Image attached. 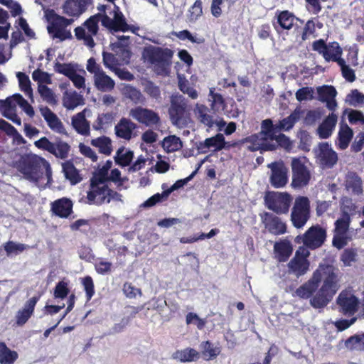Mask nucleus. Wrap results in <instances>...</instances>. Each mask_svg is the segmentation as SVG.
<instances>
[{"mask_svg":"<svg viewBox=\"0 0 364 364\" xmlns=\"http://www.w3.org/2000/svg\"><path fill=\"white\" fill-rule=\"evenodd\" d=\"M92 0H66L62 6L63 14L69 18L60 16L53 9L46 11V17L49 23L48 32L53 38L60 41L73 38L71 32L66 28L71 25L87 9Z\"/></svg>","mask_w":364,"mask_h":364,"instance_id":"nucleus-1","label":"nucleus"},{"mask_svg":"<svg viewBox=\"0 0 364 364\" xmlns=\"http://www.w3.org/2000/svg\"><path fill=\"white\" fill-rule=\"evenodd\" d=\"M323 273L325 277L322 286L310 299V304L314 309L326 306L338 290V279L333 267L327 266Z\"/></svg>","mask_w":364,"mask_h":364,"instance_id":"nucleus-2","label":"nucleus"},{"mask_svg":"<svg viewBox=\"0 0 364 364\" xmlns=\"http://www.w3.org/2000/svg\"><path fill=\"white\" fill-rule=\"evenodd\" d=\"M173 56L172 50L151 45L144 47L142 51V58L153 65L158 75L169 73Z\"/></svg>","mask_w":364,"mask_h":364,"instance_id":"nucleus-3","label":"nucleus"},{"mask_svg":"<svg viewBox=\"0 0 364 364\" xmlns=\"http://www.w3.org/2000/svg\"><path fill=\"white\" fill-rule=\"evenodd\" d=\"M43 168L48 178L51 177V169L50 164L46 159L41 157L23 156L18 161V169L27 180L33 182H38L43 175Z\"/></svg>","mask_w":364,"mask_h":364,"instance_id":"nucleus-4","label":"nucleus"},{"mask_svg":"<svg viewBox=\"0 0 364 364\" xmlns=\"http://www.w3.org/2000/svg\"><path fill=\"white\" fill-rule=\"evenodd\" d=\"M310 200L306 196L296 198L291 213V221L296 228H301L310 218Z\"/></svg>","mask_w":364,"mask_h":364,"instance_id":"nucleus-5","label":"nucleus"},{"mask_svg":"<svg viewBox=\"0 0 364 364\" xmlns=\"http://www.w3.org/2000/svg\"><path fill=\"white\" fill-rule=\"evenodd\" d=\"M267 208L277 215L287 214L292 203V196L287 192H272L264 198Z\"/></svg>","mask_w":364,"mask_h":364,"instance_id":"nucleus-6","label":"nucleus"},{"mask_svg":"<svg viewBox=\"0 0 364 364\" xmlns=\"http://www.w3.org/2000/svg\"><path fill=\"white\" fill-rule=\"evenodd\" d=\"M112 14V18L106 14H104L103 18L102 19V26L112 32H126L132 30L131 26L127 23L126 18L121 11L120 8L116 4H114Z\"/></svg>","mask_w":364,"mask_h":364,"instance_id":"nucleus-7","label":"nucleus"},{"mask_svg":"<svg viewBox=\"0 0 364 364\" xmlns=\"http://www.w3.org/2000/svg\"><path fill=\"white\" fill-rule=\"evenodd\" d=\"M291 186L293 188H301L309 184L311 179V173L302 159L294 158L291 161Z\"/></svg>","mask_w":364,"mask_h":364,"instance_id":"nucleus-8","label":"nucleus"},{"mask_svg":"<svg viewBox=\"0 0 364 364\" xmlns=\"http://www.w3.org/2000/svg\"><path fill=\"white\" fill-rule=\"evenodd\" d=\"M108 189L109 187L106 183L90 180L86 203L96 205H102L104 203H107Z\"/></svg>","mask_w":364,"mask_h":364,"instance_id":"nucleus-9","label":"nucleus"},{"mask_svg":"<svg viewBox=\"0 0 364 364\" xmlns=\"http://www.w3.org/2000/svg\"><path fill=\"white\" fill-rule=\"evenodd\" d=\"M188 111V102L182 95H173L171 98V105L168 114L172 123L175 125L181 124Z\"/></svg>","mask_w":364,"mask_h":364,"instance_id":"nucleus-10","label":"nucleus"},{"mask_svg":"<svg viewBox=\"0 0 364 364\" xmlns=\"http://www.w3.org/2000/svg\"><path fill=\"white\" fill-rule=\"evenodd\" d=\"M129 114L138 122L146 127H157L161 124L159 114L150 109L136 107L130 110Z\"/></svg>","mask_w":364,"mask_h":364,"instance_id":"nucleus-11","label":"nucleus"},{"mask_svg":"<svg viewBox=\"0 0 364 364\" xmlns=\"http://www.w3.org/2000/svg\"><path fill=\"white\" fill-rule=\"evenodd\" d=\"M326 231L319 225L309 228L303 235L304 245L311 250L322 246L326 241Z\"/></svg>","mask_w":364,"mask_h":364,"instance_id":"nucleus-12","label":"nucleus"},{"mask_svg":"<svg viewBox=\"0 0 364 364\" xmlns=\"http://www.w3.org/2000/svg\"><path fill=\"white\" fill-rule=\"evenodd\" d=\"M271 170L269 181L276 188L284 187L288 182V168L282 161H274L267 166Z\"/></svg>","mask_w":364,"mask_h":364,"instance_id":"nucleus-13","label":"nucleus"},{"mask_svg":"<svg viewBox=\"0 0 364 364\" xmlns=\"http://www.w3.org/2000/svg\"><path fill=\"white\" fill-rule=\"evenodd\" d=\"M260 217L265 229L269 233L274 235H281L287 232V224L279 216L272 213L264 212L260 215Z\"/></svg>","mask_w":364,"mask_h":364,"instance_id":"nucleus-14","label":"nucleus"},{"mask_svg":"<svg viewBox=\"0 0 364 364\" xmlns=\"http://www.w3.org/2000/svg\"><path fill=\"white\" fill-rule=\"evenodd\" d=\"M274 18L277 21H273L272 25L278 34H281L284 30H291L294 27V21L299 20L294 13L289 10H277Z\"/></svg>","mask_w":364,"mask_h":364,"instance_id":"nucleus-15","label":"nucleus"},{"mask_svg":"<svg viewBox=\"0 0 364 364\" xmlns=\"http://www.w3.org/2000/svg\"><path fill=\"white\" fill-rule=\"evenodd\" d=\"M337 304L341 308V312L345 315H353L358 310V299L353 294L342 291L336 299Z\"/></svg>","mask_w":364,"mask_h":364,"instance_id":"nucleus-16","label":"nucleus"},{"mask_svg":"<svg viewBox=\"0 0 364 364\" xmlns=\"http://www.w3.org/2000/svg\"><path fill=\"white\" fill-rule=\"evenodd\" d=\"M245 142L249 144L247 146V149L250 151H260L263 152L277 149V145L268 142L259 133L252 134L245 138Z\"/></svg>","mask_w":364,"mask_h":364,"instance_id":"nucleus-17","label":"nucleus"},{"mask_svg":"<svg viewBox=\"0 0 364 364\" xmlns=\"http://www.w3.org/2000/svg\"><path fill=\"white\" fill-rule=\"evenodd\" d=\"M53 215L60 218H68L73 213V203L71 199L63 197L50 203Z\"/></svg>","mask_w":364,"mask_h":364,"instance_id":"nucleus-18","label":"nucleus"},{"mask_svg":"<svg viewBox=\"0 0 364 364\" xmlns=\"http://www.w3.org/2000/svg\"><path fill=\"white\" fill-rule=\"evenodd\" d=\"M321 281V275L318 271L314 273L311 279L301 285L295 291V295L301 299H307L317 290Z\"/></svg>","mask_w":364,"mask_h":364,"instance_id":"nucleus-19","label":"nucleus"},{"mask_svg":"<svg viewBox=\"0 0 364 364\" xmlns=\"http://www.w3.org/2000/svg\"><path fill=\"white\" fill-rule=\"evenodd\" d=\"M41 296L30 298L24 304L23 307L19 309L15 316V322L18 326H23L34 313L35 306L39 301Z\"/></svg>","mask_w":364,"mask_h":364,"instance_id":"nucleus-20","label":"nucleus"},{"mask_svg":"<svg viewBox=\"0 0 364 364\" xmlns=\"http://www.w3.org/2000/svg\"><path fill=\"white\" fill-rule=\"evenodd\" d=\"M317 158L320 163L327 167H333L338 161V155L327 142H322L318 144Z\"/></svg>","mask_w":364,"mask_h":364,"instance_id":"nucleus-21","label":"nucleus"},{"mask_svg":"<svg viewBox=\"0 0 364 364\" xmlns=\"http://www.w3.org/2000/svg\"><path fill=\"white\" fill-rule=\"evenodd\" d=\"M39 111L50 129L59 134H65V129L58 116L46 106L39 107Z\"/></svg>","mask_w":364,"mask_h":364,"instance_id":"nucleus-22","label":"nucleus"},{"mask_svg":"<svg viewBox=\"0 0 364 364\" xmlns=\"http://www.w3.org/2000/svg\"><path fill=\"white\" fill-rule=\"evenodd\" d=\"M225 146V137L222 134L219 133L214 136L205 139L203 142H200L198 149L200 153L205 154L210 148H214V151H218L222 150Z\"/></svg>","mask_w":364,"mask_h":364,"instance_id":"nucleus-23","label":"nucleus"},{"mask_svg":"<svg viewBox=\"0 0 364 364\" xmlns=\"http://www.w3.org/2000/svg\"><path fill=\"white\" fill-rule=\"evenodd\" d=\"M136 128V124L127 118H122L115 126L116 135L122 139L129 140L132 137L133 131Z\"/></svg>","mask_w":364,"mask_h":364,"instance_id":"nucleus-24","label":"nucleus"},{"mask_svg":"<svg viewBox=\"0 0 364 364\" xmlns=\"http://www.w3.org/2000/svg\"><path fill=\"white\" fill-rule=\"evenodd\" d=\"M337 119V115L331 113L322 122L317 129L320 139H328L331 136L336 125Z\"/></svg>","mask_w":364,"mask_h":364,"instance_id":"nucleus-25","label":"nucleus"},{"mask_svg":"<svg viewBox=\"0 0 364 364\" xmlns=\"http://www.w3.org/2000/svg\"><path fill=\"white\" fill-rule=\"evenodd\" d=\"M306 256L300 255L299 252L296 251L295 257L289 263L290 269L299 276L304 274L309 269V262Z\"/></svg>","mask_w":364,"mask_h":364,"instance_id":"nucleus-26","label":"nucleus"},{"mask_svg":"<svg viewBox=\"0 0 364 364\" xmlns=\"http://www.w3.org/2000/svg\"><path fill=\"white\" fill-rule=\"evenodd\" d=\"M275 257L279 262H286L292 254V245L288 240L276 242L274 245Z\"/></svg>","mask_w":364,"mask_h":364,"instance_id":"nucleus-27","label":"nucleus"},{"mask_svg":"<svg viewBox=\"0 0 364 364\" xmlns=\"http://www.w3.org/2000/svg\"><path fill=\"white\" fill-rule=\"evenodd\" d=\"M200 353L205 360H213L220 355L221 348L215 346L211 341H205L200 344Z\"/></svg>","mask_w":364,"mask_h":364,"instance_id":"nucleus-28","label":"nucleus"},{"mask_svg":"<svg viewBox=\"0 0 364 364\" xmlns=\"http://www.w3.org/2000/svg\"><path fill=\"white\" fill-rule=\"evenodd\" d=\"M209 109L204 105L196 104L195 114L198 120L208 128L213 127L215 123L213 117L208 114Z\"/></svg>","mask_w":364,"mask_h":364,"instance_id":"nucleus-29","label":"nucleus"},{"mask_svg":"<svg viewBox=\"0 0 364 364\" xmlns=\"http://www.w3.org/2000/svg\"><path fill=\"white\" fill-rule=\"evenodd\" d=\"M62 168L65 178L69 180L71 184L75 185L82 181L79 171L70 160L63 163Z\"/></svg>","mask_w":364,"mask_h":364,"instance_id":"nucleus-30","label":"nucleus"},{"mask_svg":"<svg viewBox=\"0 0 364 364\" xmlns=\"http://www.w3.org/2000/svg\"><path fill=\"white\" fill-rule=\"evenodd\" d=\"M72 125L82 135L87 136L90 133V123L83 112H79L72 117Z\"/></svg>","mask_w":364,"mask_h":364,"instance_id":"nucleus-31","label":"nucleus"},{"mask_svg":"<svg viewBox=\"0 0 364 364\" xmlns=\"http://www.w3.org/2000/svg\"><path fill=\"white\" fill-rule=\"evenodd\" d=\"M94 82L95 87L100 91H109L114 87V80L102 70L100 73L94 75Z\"/></svg>","mask_w":364,"mask_h":364,"instance_id":"nucleus-32","label":"nucleus"},{"mask_svg":"<svg viewBox=\"0 0 364 364\" xmlns=\"http://www.w3.org/2000/svg\"><path fill=\"white\" fill-rule=\"evenodd\" d=\"M215 88L210 89L208 101L210 102V108L214 113H220L224 110L225 102L221 94L215 92Z\"/></svg>","mask_w":364,"mask_h":364,"instance_id":"nucleus-33","label":"nucleus"},{"mask_svg":"<svg viewBox=\"0 0 364 364\" xmlns=\"http://www.w3.org/2000/svg\"><path fill=\"white\" fill-rule=\"evenodd\" d=\"M278 132L279 130L277 124H274L271 119H266L262 122L261 131L259 134L267 141H274V136Z\"/></svg>","mask_w":364,"mask_h":364,"instance_id":"nucleus-34","label":"nucleus"},{"mask_svg":"<svg viewBox=\"0 0 364 364\" xmlns=\"http://www.w3.org/2000/svg\"><path fill=\"white\" fill-rule=\"evenodd\" d=\"M172 358L182 363L192 362L199 358V353L193 348H186L174 352Z\"/></svg>","mask_w":364,"mask_h":364,"instance_id":"nucleus-35","label":"nucleus"},{"mask_svg":"<svg viewBox=\"0 0 364 364\" xmlns=\"http://www.w3.org/2000/svg\"><path fill=\"white\" fill-rule=\"evenodd\" d=\"M346 186L353 193L359 194L363 192L361 178L355 172H348L346 175Z\"/></svg>","mask_w":364,"mask_h":364,"instance_id":"nucleus-36","label":"nucleus"},{"mask_svg":"<svg viewBox=\"0 0 364 364\" xmlns=\"http://www.w3.org/2000/svg\"><path fill=\"white\" fill-rule=\"evenodd\" d=\"M353 136V132L351 128H350L346 124L342 125L338 132V146L339 149L344 150L346 149L352 138Z\"/></svg>","mask_w":364,"mask_h":364,"instance_id":"nucleus-37","label":"nucleus"},{"mask_svg":"<svg viewBox=\"0 0 364 364\" xmlns=\"http://www.w3.org/2000/svg\"><path fill=\"white\" fill-rule=\"evenodd\" d=\"M91 144L99 149V151L109 156L112 151V141L106 136H102L91 140Z\"/></svg>","mask_w":364,"mask_h":364,"instance_id":"nucleus-38","label":"nucleus"},{"mask_svg":"<svg viewBox=\"0 0 364 364\" xmlns=\"http://www.w3.org/2000/svg\"><path fill=\"white\" fill-rule=\"evenodd\" d=\"M161 146L167 153H171L180 150L183 147V144L178 136L169 135L164 139Z\"/></svg>","mask_w":364,"mask_h":364,"instance_id":"nucleus-39","label":"nucleus"},{"mask_svg":"<svg viewBox=\"0 0 364 364\" xmlns=\"http://www.w3.org/2000/svg\"><path fill=\"white\" fill-rule=\"evenodd\" d=\"M345 346L350 350H364V333L350 336L345 341Z\"/></svg>","mask_w":364,"mask_h":364,"instance_id":"nucleus-40","label":"nucleus"},{"mask_svg":"<svg viewBox=\"0 0 364 364\" xmlns=\"http://www.w3.org/2000/svg\"><path fill=\"white\" fill-rule=\"evenodd\" d=\"M18 358V353L10 350L4 342H0V363L13 364Z\"/></svg>","mask_w":364,"mask_h":364,"instance_id":"nucleus-41","label":"nucleus"},{"mask_svg":"<svg viewBox=\"0 0 364 364\" xmlns=\"http://www.w3.org/2000/svg\"><path fill=\"white\" fill-rule=\"evenodd\" d=\"M112 166V162L107 160L105 164L93 173L90 180L98 182L107 183L108 179L109 171Z\"/></svg>","mask_w":364,"mask_h":364,"instance_id":"nucleus-42","label":"nucleus"},{"mask_svg":"<svg viewBox=\"0 0 364 364\" xmlns=\"http://www.w3.org/2000/svg\"><path fill=\"white\" fill-rule=\"evenodd\" d=\"M104 14L97 13L88 18L83 23L84 26L87 29L88 32L92 35L96 36L99 31L98 23L102 22Z\"/></svg>","mask_w":364,"mask_h":364,"instance_id":"nucleus-43","label":"nucleus"},{"mask_svg":"<svg viewBox=\"0 0 364 364\" xmlns=\"http://www.w3.org/2000/svg\"><path fill=\"white\" fill-rule=\"evenodd\" d=\"M16 77L18 80L20 90L23 91L26 95L29 97H33V90L31 88V83L29 77L23 72H18Z\"/></svg>","mask_w":364,"mask_h":364,"instance_id":"nucleus-44","label":"nucleus"},{"mask_svg":"<svg viewBox=\"0 0 364 364\" xmlns=\"http://www.w3.org/2000/svg\"><path fill=\"white\" fill-rule=\"evenodd\" d=\"M134 157V153L132 151H127L124 153V148L119 149L117 151L114 160L116 164L118 165L125 167L130 164Z\"/></svg>","mask_w":364,"mask_h":364,"instance_id":"nucleus-45","label":"nucleus"},{"mask_svg":"<svg viewBox=\"0 0 364 364\" xmlns=\"http://www.w3.org/2000/svg\"><path fill=\"white\" fill-rule=\"evenodd\" d=\"M350 223V217L347 212H343L341 217L335 222V232L347 234Z\"/></svg>","mask_w":364,"mask_h":364,"instance_id":"nucleus-46","label":"nucleus"},{"mask_svg":"<svg viewBox=\"0 0 364 364\" xmlns=\"http://www.w3.org/2000/svg\"><path fill=\"white\" fill-rule=\"evenodd\" d=\"M70 150V145L62 141L59 140L56 143H54V153H50L54 155L56 158L65 159L69 155Z\"/></svg>","mask_w":364,"mask_h":364,"instance_id":"nucleus-47","label":"nucleus"},{"mask_svg":"<svg viewBox=\"0 0 364 364\" xmlns=\"http://www.w3.org/2000/svg\"><path fill=\"white\" fill-rule=\"evenodd\" d=\"M129 36H121L118 37V41L114 43H112L110 44V48L112 51L115 52L116 53H129V51L128 50L129 47Z\"/></svg>","mask_w":364,"mask_h":364,"instance_id":"nucleus-48","label":"nucleus"},{"mask_svg":"<svg viewBox=\"0 0 364 364\" xmlns=\"http://www.w3.org/2000/svg\"><path fill=\"white\" fill-rule=\"evenodd\" d=\"M82 102V97L76 92H73L64 97L63 105L68 109H73L81 105Z\"/></svg>","mask_w":364,"mask_h":364,"instance_id":"nucleus-49","label":"nucleus"},{"mask_svg":"<svg viewBox=\"0 0 364 364\" xmlns=\"http://www.w3.org/2000/svg\"><path fill=\"white\" fill-rule=\"evenodd\" d=\"M38 90L44 101L51 105L57 104V100L53 92L47 85L39 84L38 86Z\"/></svg>","mask_w":364,"mask_h":364,"instance_id":"nucleus-50","label":"nucleus"},{"mask_svg":"<svg viewBox=\"0 0 364 364\" xmlns=\"http://www.w3.org/2000/svg\"><path fill=\"white\" fill-rule=\"evenodd\" d=\"M113 120L114 114L112 112L100 114L93 123V129L95 130H100L104 127V126L110 125Z\"/></svg>","mask_w":364,"mask_h":364,"instance_id":"nucleus-51","label":"nucleus"},{"mask_svg":"<svg viewBox=\"0 0 364 364\" xmlns=\"http://www.w3.org/2000/svg\"><path fill=\"white\" fill-rule=\"evenodd\" d=\"M299 119V114L296 112L291 113L289 116L279 121L277 124L279 132L282 130L288 131L291 129Z\"/></svg>","mask_w":364,"mask_h":364,"instance_id":"nucleus-52","label":"nucleus"},{"mask_svg":"<svg viewBox=\"0 0 364 364\" xmlns=\"http://www.w3.org/2000/svg\"><path fill=\"white\" fill-rule=\"evenodd\" d=\"M336 94V88L331 85H325L318 89V98L321 102L335 98Z\"/></svg>","mask_w":364,"mask_h":364,"instance_id":"nucleus-53","label":"nucleus"},{"mask_svg":"<svg viewBox=\"0 0 364 364\" xmlns=\"http://www.w3.org/2000/svg\"><path fill=\"white\" fill-rule=\"evenodd\" d=\"M13 98L15 100V102L23 109L27 115L30 117H33L34 116L35 112L33 107L23 97L21 94H14L13 95Z\"/></svg>","mask_w":364,"mask_h":364,"instance_id":"nucleus-54","label":"nucleus"},{"mask_svg":"<svg viewBox=\"0 0 364 364\" xmlns=\"http://www.w3.org/2000/svg\"><path fill=\"white\" fill-rule=\"evenodd\" d=\"M69 293L68 283L62 280L56 284L53 291V296L55 299H63L68 296Z\"/></svg>","mask_w":364,"mask_h":364,"instance_id":"nucleus-55","label":"nucleus"},{"mask_svg":"<svg viewBox=\"0 0 364 364\" xmlns=\"http://www.w3.org/2000/svg\"><path fill=\"white\" fill-rule=\"evenodd\" d=\"M81 284L85 291L87 301H90L95 293L93 279L90 276H86L81 279Z\"/></svg>","mask_w":364,"mask_h":364,"instance_id":"nucleus-56","label":"nucleus"},{"mask_svg":"<svg viewBox=\"0 0 364 364\" xmlns=\"http://www.w3.org/2000/svg\"><path fill=\"white\" fill-rule=\"evenodd\" d=\"M4 249L6 251L8 256L11 254L17 255L18 252L24 251L27 245L22 243H16L13 241H8L3 245Z\"/></svg>","mask_w":364,"mask_h":364,"instance_id":"nucleus-57","label":"nucleus"},{"mask_svg":"<svg viewBox=\"0 0 364 364\" xmlns=\"http://www.w3.org/2000/svg\"><path fill=\"white\" fill-rule=\"evenodd\" d=\"M112 262L105 261L102 258H99L95 263V269L99 274H108L112 272Z\"/></svg>","mask_w":364,"mask_h":364,"instance_id":"nucleus-58","label":"nucleus"},{"mask_svg":"<svg viewBox=\"0 0 364 364\" xmlns=\"http://www.w3.org/2000/svg\"><path fill=\"white\" fill-rule=\"evenodd\" d=\"M357 252L355 249H345L341 255V260L345 266H350L352 262L356 261Z\"/></svg>","mask_w":364,"mask_h":364,"instance_id":"nucleus-59","label":"nucleus"},{"mask_svg":"<svg viewBox=\"0 0 364 364\" xmlns=\"http://www.w3.org/2000/svg\"><path fill=\"white\" fill-rule=\"evenodd\" d=\"M176 36L180 40H186L188 39L191 43H197V44H203L205 43V40L203 37H195L193 36L191 33L188 30H183L178 33H175Z\"/></svg>","mask_w":364,"mask_h":364,"instance_id":"nucleus-60","label":"nucleus"},{"mask_svg":"<svg viewBox=\"0 0 364 364\" xmlns=\"http://www.w3.org/2000/svg\"><path fill=\"white\" fill-rule=\"evenodd\" d=\"M346 101L348 102L350 105L355 107L358 105L364 104V94L360 92L356 89L353 90L350 93L347 95Z\"/></svg>","mask_w":364,"mask_h":364,"instance_id":"nucleus-61","label":"nucleus"},{"mask_svg":"<svg viewBox=\"0 0 364 364\" xmlns=\"http://www.w3.org/2000/svg\"><path fill=\"white\" fill-rule=\"evenodd\" d=\"M55 70L70 78L75 72L74 67L70 63H57L55 65Z\"/></svg>","mask_w":364,"mask_h":364,"instance_id":"nucleus-62","label":"nucleus"},{"mask_svg":"<svg viewBox=\"0 0 364 364\" xmlns=\"http://www.w3.org/2000/svg\"><path fill=\"white\" fill-rule=\"evenodd\" d=\"M350 239V237L348 236L347 234L336 232L333 237L332 243L335 247L341 250L347 245Z\"/></svg>","mask_w":364,"mask_h":364,"instance_id":"nucleus-63","label":"nucleus"},{"mask_svg":"<svg viewBox=\"0 0 364 364\" xmlns=\"http://www.w3.org/2000/svg\"><path fill=\"white\" fill-rule=\"evenodd\" d=\"M32 77L34 81L38 82V85H42V83H51V78L50 75L40 69H36L33 72Z\"/></svg>","mask_w":364,"mask_h":364,"instance_id":"nucleus-64","label":"nucleus"}]
</instances>
